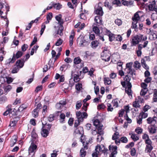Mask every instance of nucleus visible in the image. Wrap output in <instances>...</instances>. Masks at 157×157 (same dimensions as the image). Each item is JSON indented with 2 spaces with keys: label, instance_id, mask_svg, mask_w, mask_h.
Segmentation results:
<instances>
[{
  "label": "nucleus",
  "instance_id": "nucleus-29",
  "mask_svg": "<svg viewBox=\"0 0 157 157\" xmlns=\"http://www.w3.org/2000/svg\"><path fill=\"white\" fill-rule=\"evenodd\" d=\"M17 141V137L16 136H14L11 138L10 141V145L11 147H13L16 144Z\"/></svg>",
  "mask_w": 157,
  "mask_h": 157
},
{
  "label": "nucleus",
  "instance_id": "nucleus-35",
  "mask_svg": "<svg viewBox=\"0 0 157 157\" xmlns=\"http://www.w3.org/2000/svg\"><path fill=\"white\" fill-rule=\"evenodd\" d=\"M94 125L95 126L96 128H97L99 126H101V125L99 120L98 119L95 120L93 122Z\"/></svg>",
  "mask_w": 157,
  "mask_h": 157
},
{
  "label": "nucleus",
  "instance_id": "nucleus-24",
  "mask_svg": "<svg viewBox=\"0 0 157 157\" xmlns=\"http://www.w3.org/2000/svg\"><path fill=\"white\" fill-rule=\"evenodd\" d=\"M150 75V73L148 71V83L149 82H150L149 84V87H150L151 89H153L154 87V85L153 84L152 82L153 83H154V81H152V82H151L152 80V78L151 77H149V76Z\"/></svg>",
  "mask_w": 157,
  "mask_h": 157
},
{
  "label": "nucleus",
  "instance_id": "nucleus-10",
  "mask_svg": "<svg viewBox=\"0 0 157 157\" xmlns=\"http://www.w3.org/2000/svg\"><path fill=\"white\" fill-rule=\"evenodd\" d=\"M149 31H150L148 34L149 39L152 40L157 39V32L156 31H151L150 29Z\"/></svg>",
  "mask_w": 157,
  "mask_h": 157
},
{
  "label": "nucleus",
  "instance_id": "nucleus-4",
  "mask_svg": "<svg viewBox=\"0 0 157 157\" xmlns=\"http://www.w3.org/2000/svg\"><path fill=\"white\" fill-rule=\"evenodd\" d=\"M76 117L78 120L82 121L84 118H87L88 114L86 112H83L82 113L80 111H77L76 112Z\"/></svg>",
  "mask_w": 157,
  "mask_h": 157
},
{
  "label": "nucleus",
  "instance_id": "nucleus-59",
  "mask_svg": "<svg viewBox=\"0 0 157 157\" xmlns=\"http://www.w3.org/2000/svg\"><path fill=\"white\" fill-rule=\"evenodd\" d=\"M47 111V107L46 105H44L43 107L42 113L43 115L45 114Z\"/></svg>",
  "mask_w": 157,
  "mask_h": 157
},
{
  "label": "nucleus",
  "instance_id": "nucleus-63",
  "mask_svg": "<svg viewBox=\"0 0 157 157\" xmlns=\"http://www.w3.org/2000/svg\"><path fill=\"white\" fill-rule=\"evenodd\" d=\"M28 46L27 44H24L21 47L22 51L23 52L25 51L28 48Z\"/></svg>",
  "mask_w": 157,
  "mask_h": 157
},
{
  "label": "nucleus",
  "instance_id": "nucleus-50",
  "mask_svg": "<svg viewBox=\"0 0 157 157\" xmlns=\"http://www.w3.org/2000/svg\"><path fill=\"white\" fill-rule=\"evenodd\" d=\"M113 5H115L117 6H120L121 5V2L119 0H114L113 2Z\"/></svg>",
  "mask_w": 157,
  "mask_h": 157
},
{
  "label": "nucleus",
  "instance_id": "nucleus-19",
  "mask_svg": "<svg viewBox=\"0 0 157 157\" xmlns=\"http://www.w3.org/2000/svg\"><path fill=\"white\" fill-rule=\"evenodd\" d=\"M94 21L96 22L98 25L102 24V17L99 16H96L94 18Z\"/></svg>",
  "mask_w": 157,
  "mask_h": 157
},
{
  "label": "nucleus",
  "instance_id": "nucleus-16",
  "mask_svg": "<svg viewBox=\"0 0 157 157\" xmlns=\"http://www.w3.org/2000/svg\"><path fill=\"white\" fill-rule=\"evenodd\" d=\"M144 112H142L140 114V116H141V117L143 118H145L147 117V114L145 112L147 111V105H145L144 108Z\"/></svg>",
  "mask_w": 157,
  "mask_h": 157
},
{
  "label": "nucleus",
  "instance_id": "nucleus-14",
  "mask_svg": "<svg viewBox=\"0 0 157 157\" xmlns=\"http://www.w3.org/2000/svg\"><path fill=\"white\" fill-rule=\"evenodd\" d=\"M142 13L141 11H138L136 13L132 18V21L138 22L140 19V17L142 16Z\"/></svg>",
  "mask_w": 157,
  "mask_h": 157
},
{
  "label": "nucleus",
  "instance_id": "nucleus-46",
  "mask_svg": "<svg viewBox=\"0 0 157 157\" xmlns=\"http://www.w3.org/2000/svg\"><path fill=\"white\" fill-rule=\"evenodd\" d=\"M10 105H9L8 106V109L3 113L4 116H7L8 114H10V113L12 111V109L10 108Z\"/></svg>",
  "mask_w": 157,
  "mask_h": 157
},
{
  "label": "nucleus",
  "instance_id": "nucleus-41",
  "mask_svg": "<svg viewBox=\"0 0 157 157\" xmlns=\"http://www.w3.org/2000/svg\"><path fill=\"white\" fill-rule=\"evenodd\" d=\"M6 76L3 75L0 77V82L2 84H4L6 82Z\"/></svg>",
  "mask_w": 157,
  "mask_h": 157
},
{
  "label": "nucleus",
  "instance_id": "nucleus-11",
  "mask_svg": "<svg viewBox=\"0 0 157 157\" xmlns=\"http://www.w3.org/2000/svg\"><path fill=\"white\" fill-rule=\"evenodd\" d=\"M107 150L105 149V147L103 145H98L96 146L95 151H98L99 154L102 152L105 153Z\"/></svg>",
  "mask_w": 157,
  "mask_h": 157
},
{
  "label": "nucleus",
  "instance_id": "nucleus-34",
  "mask_svg": "<svg viewBox=\"0 0 157 157\" xmlns=\"http://www.w3.org/2000/svg\"><path fill=\"white\" fill-rule=\"evenodd\" d=\"M120 101L117 99H116L113 100L112 103L113 107H117L118 106L119 102Z\"/></svg>",
  "mask_w": 157,
  "mask_h": 157
},
{
  "label": "nucleus",
  "instance_id": "nucleus-40",
  "mask_svg": "<svg viewBox=\"0 0 157 157\" xmlns=\"http://www.w3.org/2000/svg\"><path fill=\"white\" fill-rule=\"evenodd\" d=\"M92 30L95 34L98 35H99L100 34V30L98 27L97 26H94L93 27Z\"/></svg>",
  "mask_w": 157,
  "mask_h": 157
},
{
  "label": "nucleus",
  "instance_id": "nucleus-48",
  "mask_svg": "<svg viewBox=\"0 0 157 157\" xmlns=\"http://www.w3.org/2000/svg\"><path fill=\"white\" fill-rule=\"evenodd\" d=\"M53 7L55 9L59 10L62 7V5L59 3H56L53 5Z\"/></svg>",
  "mask_w": 157,
  "mask_h": 157
},
{
  "label": "nucleus",
  "instance_id": "nucleus-23",
  "mask_svg": "<svg viewBox=\"0 0 157 157\" xmlns=\"http://www.w3.org/2000/svg\"><path fill=\"white\" fill-rule=\"evenodd\" d=\"M129 134L131 136V138L134 141H136L139 139V136L135 133L130 132Z\"/></svg>",
  "mask_w": 157,
  "mask_h": 157
},
{
  "label": "nucleus",
  "instance_id": "nucleus-54",
  "mask_svg": "<svg viewBox=\"0 0 157 157\" xmlns=\"http://www.w3.org/2000/svg\"><path fill=\"white\" fill-rule=\"evenodd\" d=\"M19 68L18 67L16 66L15 67H14L12 71V73H17L19 71Z\"/></svg>",
  "mask_w": 157,
  "mask_h": 157
},
{
  "label": "nucleus",
  "instance_id": "nucleus-6",
  "mask_svg": "<svg viewBox=\"0 0 157 157\" xmlns=\"http://www.w3.org/2000/svg\"><path fill=\"white\" fill-rule=\"evenodd\" d=\"M37 146L34 144H31L29 149V157H33L37 148Z\"/></svg>",
  "mask_w": 157,
  "mask_h": 157
},
{
  "label": "nucleus",
  "instance_id": "nucleus-37",
  "mask_svg": "<svg viewBox=\"0 0 157 157\" xmlns=\"http://www.w3.org/2000/svg\"><path fill=\"white\" fill-rule=\"evenodd\" d=\"M3 88L4 91L6 93H7L11 90L12 87L11 86L8 85L7 86H4Z\"/></svg>",
  "mask_w": 157,
  "mask_h": 157
},
{
  "label": "nucleus",
  "instance_id": "nucleus-42",
  "mask_svg": "<svg viewBox=\"0 0 157 157\" xmlns=\"http://www.w3.org/2000/svg\"><path fill=\"white\" fill-rule=\"evenodd\" d=\"M86 154V151L83 148H82L80 151V155L81 157H85Z\"/></svg>",
  "mask_w": 157,
  "mask_h": 157
},
{
  "label": "nucleus",
  "instance_id": "nucleus-26",
  "mask_svg": "<svg viewBox=\"0 0 157 157\" xmlns=\"http://www.w3.org/2000/svg\"><path fill=\"white\" fill-rule=\"evenodd\" d=\"M121 2L123 5L127 6L131 5L133 4V2L132 1H128L126 0H122Z\"/></svg>",
  "mask_w": 157,
  "mask_h": 157
},
{
  "label": "nucleus",
  "instance_id": "nucleus-53",
  "mask_svg": "<svg viewBox=\"0 0 157 157\" xmlns=\"http://www.w3.org/2000/svg\"><path fill=\"white\" fill-rule=\"evenodd\" d=\"M115 23L118 26H120L122 24V21L120 19H117L115 21Z\"/></svg>",
  "mask_w": 157,
  "mask_h": 157
},
{
  "label": "nucleus",
  "instance_id": "nucleus-17",
  "mask_svg": "<svg viewBox=\"0 0 157 157\" xmlns=\"http://www.w3.org/2000/svg\"><path fill=\"white\" fill-rule=\"evenodd\" d=\"M75 33L73 30L71 31L69 36V45L70 47L72 46L73 44V39L74 37Z\"/></svg>",
  "mask_w": 157,
  "mask_h": 157
},
{
  "label": "nucleus",
  "instance_id": "nucleus-8",
  "mask_svg": "<svg viewBox=\"0 0 157 157\" xmlns=\"http://www.w3.org/2000/svg\"><path fill=\"white\" fill-rule=\"evenodd\" d=\"M143 100L141 99L140 96H138L135 99V100L133 102L132 106L135 108H138L140 107V102H143Z\"/></svg>",
  "mask_w": 157,
  "mask_h": 157
},
{
  "label": "nucleus",
  "instance_id": "nucleus-30",
  "mask_svg": "<svg viewBox=\"0 0 157 157\" xmlns=\"http://www.w3.org/2000/svg\"><path fill=\"white\" fill-rule=\"evenodd\" d=\"M152 142L148 137V152H150L153 149L151 145Z\"/></svg>",
  "mask_w": 157,
  "mask_h": 157
},
{
  "label": "nucleus",
  "instance_id": "nucleus-12",
  "mask_svg": "<svg viewBox=\"0 0 157 157\" xmlns=\"http://www.w3.org/2000/svg\"><path fill=\"white\" fill-rule=\"evenodd\" d=\"M83 134V129L82 127H79L76 129L75 131L74 134L76 136H82Z\"/></svg>",
  "mask_w": 157,
  "mask_h": 157
},
{
  "label": "nucleus",
  "instance_id": "nucleus-60",
  "mask_svg": "<svg viewBox=\"0 0 157 157\" xmlns=\"http://www.w3.org/2000/svg\"><path fill=\"white\" fill-rule=\"evenodd\" d=\"M17 123V121L14 120H12L10 121L9 126H10V127H13L16 125V124Z\"/></svg>",
  "mask_w": 157,
  "mask_h": 157
},
{
  "label": "nucleus",
  "instance_id": "nucleus-51",
  "mask_svg": "<svg viewBox=\"0 0 157 157\" xmlns=\"http://www.w3.org/2000/svg\"><path fill=\"white\" fill-rule=\"evenodd\" d=\"M135 131L138 134H141L143 132V129L140 127H138L135 130Z\"/></svg>",
  "mask_w": 157,
  "mask_h": 157
},
{
  "label": "nucleus",
  "instance_id": "nucleus-25",
  "mask_svg": "<svg viewBox=\"0 0 157 157\" xmlns=\"http://www.w3.org/2000/svg\"><path fill=\"white\" fill-rule=\"evenodd\" d=\"M15 55L13 54V57L11 59L10 58L7 59L6 61V64H8L10 63H13L15 61Z\"/></svg>",
  "mask_w": 157,
  "mask_h": 157
},
{
  "label": "nucleus",
  "instance_id": "nucleus-13",
  "mask_svg": "<svg viewBox=\"0 0 157 157\" xmlns=\"http://www.w3.org/2000/svg\"><path fill=\"white\" fill-rule=\"evenodd\" d=\"M101 5V3H99L97 7H95V12L96 14L102 16L103 15V12Z\"/></svg>",
  "mask_w": 157,
  "mask_h": 157
},
{
  "label": "nucleus",
  "instance_id": "nucleus-36",
  "mask_svg": "<svg viewBox=\"0 0 157 157\" xmlns=\"http://www.w3.org/2000/svg\"><path fill=\"white\" fill-rule=\"evenodd\" d=\"M27 107L28 106L27 105L23 104L19 107L18 110L20 112H21L24 109H26Z\"/></svg>",
  "mask_w": 157,
  "mask_h": 157
},
{
  "label": "nucleus",
  "instance_id": "nucleus-5",
  "mask_svg": "<svg viewBox=\"0 0 157 157\" xmlns=\"http://www.w3.org/2000/svg\"><path fill=\"white\" fill-rule=\"evenodd\" d=\"M101 56L102 59L105 61H108L110 59V54L109 51L106 49L102 52Z\"/></svg>",
  "mask_w": 157,
  "mask_h": 157
},
{
  "label": "nucleus",
  "instance_id": "nucleus-33",
  "mask_svg": "<svg viewBox=\"0 0 157 157\" xmlns=\"http://www.w3.org/2000/svg\"><path fill=\"white\" fill-rule=\"evenodd\" d=\"M16 65V66L20 69L23 67L24 65V63L23 61L20 60L17 61Z\"/></svg>",
  "mask_w": 157,
  "mask_h": 157
},
{
  "label": "nucleus",
  "instance_id": "nucleus-49",
  "mask_svg": "<svg viewBox=\"0 0 157 157\" xmlns=\"http://www.w3.org/2000/svg\"><path fill=\"white\" fill-rule=\"evenodd\" d=\"M108 36L109 37V40L110 41H112L115 38V35L112 33L109 34Z\"/></svg>",
  "mask_w": 157,
  "mask_h": 157
},
{
  "label": "nucleus",
  "instance_id": "nucleus-7",
  "mask_svg": "<svg viewBox=\"0 0 157 157\" xmlns=\"http://www.w3.org/2000/svg\"><path fill=\"white\" fill-rule=\"evenodd\" d=\"M132 85L131 83H128L127 84V87L125 88V93L128 94L129 98H132V91L131 90Z\"/></svg>",
  "mask_w": 157,
  "mask_h": 157
},
{
  "label": "nucleus",
  "instance_id": "nucleus-27",
  "mask_svg": "<svg viewBox=\"0 0 157 157\" xmlns=\"http://www.w3.org/2000/svg\"><path fill=\"white\" fill-rule=\"evenodd\" d=\"M147 60V57L145 56L144 58L142 59L141 60V63L142 66L145 69L147 68V65L146 62Z\"/></svg>",
  "mask_w": 157,
  "mask_h": 157
},
{
  "label": "nucleus",
  "instance_id": "nucleus-45",
  "mask_svg": "<svg viewBox=\"0 0 157 157\" xmlns=\"http://www.w3.org/2000/svg\"><path fill=\"white\" fill-rule=\"evenodd\" d=\"M133 66L135 68H136V69H138L140 67V64L139 62L136 61L134 62Z\"/></svg>",
  "mask_w": 157,
  "mask_h": 157
},
{
  "label": "nucleus",
  "instance_id": "nucleus-9",
  "mask_svg": "<svg viewBox=\"0 0 157 157\" xmlns=\"http://www.w3.org/2000/svg\"><path fill=\"white\" fill-rule=\"evenodd\" d=\"M141 86L142 89L141 90L140 94L142 96H144L147 92V85L144 82H142Z\"/></svg>",
  "mask_w": 157,
  "mask_h": 157
},
{
  "label": "nucleus",
  "instance_id": "nucleus-2",
  "mask_svg": "<svg viewBox=\"0 0 157 157\" xmlns=\"http://www.w3.org/2000/svg\"><path fill=\"white\" fill-rule=\"evenodd\" d=\"M77 44L81 47L86 46L89 44L90 42L85 36L80 35L77 40Z\"/></svg>",
  "mask_w": 157,
  "mask_h": 157
},
{
  "label": "nucleus",
  "instance_id": "nucleus-57",
  "mask_svg": "<svg viewBox=\"0 0 157 157\" xmlns=\"http://www.w3.org/2000/svg\"><path fill=\"white\" fill-rule=\"evenodd\" d=\"M52 17V14L51 13H49L47 15V19L49 21L51 20Z\"/></svg>",
  "mask_w": 157,
  "mask_h": 157
},
{
  "label": "nucleus",
  "instance_id": "nucleus-31",
  "mask_svg": "<svg viewBox=\"0 0 157 157\" xmlns=\"http://www.w3.org/2000/svg\"><path fill=\"white\" fill-rule=\"evenodd\" d=\"M104 81L105 85H109L111 83V81L108 77H104Z\"/></svg>",
  "mask_w": 157,
  "mask_h": 157
},
{
  "label": "nucleus",
  "instance_id": "nucleus-47",
  "mask_svg": "<svg viewBox=\"0 0 157 157\" xmlns=\"http://www.w3.org/2000/svg\"><path fill=\"white\" fill-rule=\"evenodd\" d=\"M119 133L118 132H115L112 136V139L113 140H116L118 139L119 137Z\"/></svg>",
  "mask_w": 157,
  "mask_h": 157
},
{
  "label": "nucleus",
  "instance_id": "nucleus-20",
  "mask_svg": "<svg viewBox=\"0 0 157 157\" xmlns=\"http://www.w3.org/2000/svg\"><path fill=\"white\" fill-rule=\"evenodd\" d=\"M109 149L113 154H117V147L116 146H109Z\"/></svg>",
  "mask_w": 157,
  "mask_h": 157
},
{
  "label": "nucleus",
  "instance_id": "nucleus-62",
  "mask_svg": "<svg viewBox=\"0 0 157 157\" xmlns=\"http://www.w3.org/2000/svg\"><path fill=\"white\" fill-rule=\"evenodd\" d=\"M62 40L61 39H59L56 42L55 45L57 46H59L62 44Z\"/></svg>",
  "mask_w": 157,
  "mask_h": 157
},
{
  "label": "nucleus",
  "instance_id": "nucleus-28",
  "mask_svg": "<svg viewBox=\"0 0 157 157\" xmlns=\"http://www.w3.org/2000/svg\"><path fill=\"white\" fill-rule=\"evenodd\" d=\"M154 125H152L149 127V132L151 134H153L155 133L156 129Z\"/></svg>",
  "mask_w": 157,
  "mask_h": 157
},
{
  "label": "nucleus",
  "instance_id": "nucleus-22",
  "mask_svg": "<svg viewBox=\"0 0 157 157\" xmlns=\"http://www.w3.org/2000/svg\"><path fill=\"white\" fill-rule=\"evenodd\" d=\"M149 4L148 6V7L150 10L153 11L154 9V7L155 5V0L152 1L151 2H149Z\"/></svg>",
  "mask_w": 157,
  "mask_h": 157
},
{
  "label": "nucleus",
  "instance_id": "nucleus-21",
  "mask_svg": "<svg viewBox=\"0 0 157 157\" xmlns=\"http://www.w3.org/2000/svg\"><path fill=\"white\" fill-rule=\"evenodd\" d=\"M155 118H156V117H154L153 118L151 117L148 118V123L151 124L152 125H155L156 123Z\"/></svg>",
  "mask_w": 157,
  "mask_h": 157
},
{
  "label": "nucleus",
  "instance_id": "nucleus-61",
  "mask_svg": "<svg viewBox=\"0 0 157 157\" xmlns=\"http://www.w3.org/2000/svg\"><path fill=\"white\" fill-rule=\"evenodd\" d=\"M138 22L135 21H132V27L133 29H137V25L136 24H137Z\"/></svg>",
  "mask_w": 157,
  "mask_h": 157
},
{
  "label": "nucleus",
  "instance_id": "nucleus-39",
  "mask_svg": "<svg viewBox=\"0 0 157 157\" xmlns=\"http://www.w3.org/2000/svg\"><path fill=\"white\" fill-rule=\"evenodd\" d=\"M48 131L46 129H43L41 132L42 135L44 137H46L48 134Z\"/></svg>",
  "mask_w": 157,
  "mask_h": 157
},
{
  "label": "nucleus",
  "instance_id": "nucleus-32",
  "mask_svg": "<svg viewBox=\"0 0 157 157\" xmlns=\"http://www.w3.org/2000/svg\"><path fill=\"white\" fill-rule=\"evenodd\" d=\"M99 42L97 40L92 41L91 43V46L93 48H96L98 45Z\"/></svg>",
  "mask_w": 157,
  "mask_h": 157
},
{
  "label": "nucleus",
  "instance_id": "nucleus-52",
  "mask_svg": "<svg viewBox=\"0 0 157 157\" xmlns=\"http://www.w3.org/2000/svg\"><path fill=\"white\" fill-rule=\"evenodd\" d=\"M60 26V28L58 30L57 32V33L61 36L63 35V26Z\"/></svg>",
  "mask_w": 157,
  "mask_h": 157
},
{
  "label": "nucleus",
  "instance_id": "nucleus-15",
  "mask_svg": "<svg viewBox=\"0 0 157 157\" xmlns=\"http://www.w3.org/2000/svg\"><path fill=\"white\" fill-rule=\"evenodd\" d=\"M41 105L40 104H39L37 105L36 107L33 110L32 112L33 116L34 117H37L38 115V111L41 108Z\"/></svg>",
  "mask_w": 157,
  "mask_h": 157
},
{
  "label": "nucleus",
  "instance_id": "nucleus-58",
  "mask_svg": "<svg viewBox=\"0 0 157 157\" xmlns=\"http://www.w3.org/2000/svg\"><path fill=\"white\" fill-rule=\"evenodd\" d=\"M42 86L41 85L37 86L36 88L35 91L36 93H38L39 91L42 90Z\"/></svg>",
  "mask_w": 157,
  "mask_h": 157
},
{
  "label": "nucleus",
  "instance_id": "nucleus-1",
  "mask_svg": "<svg viewBox=\"0 0 157 157\" xmlns=\"http://www.w3.org/2000/svg\"><path fill=\"white\" fill-rule=\"evenodd\" d=\"M132 63H127L126 68L124 70L125 73L128 74L124 78V80L127 82V84L130 83L129 82L131 80V75L132 76V78H133V75H135V71L132 70Z\"/></svg>",
  "mask_w": 157,
  "mask_h": 157
},
{
  "label": "nucleus",
  "instance_id": "nucleus-43",
  "mask_svg": "<svg viewBox=\"0 0 157 157\" xmlns=\"http://www.w3.org/2000/svg\"><path fill=\"white\" fill-rule=\"evenodd\" d=\"M81 60L79 57L75 58L74 60V63L75 64H78L81 63Z\"/></svg>",
  "mask_w": 157,
  "mask_h": 157
},
{
  "label": "nucleus",
  "instance_id": "nucleus-18",
  "mask_svg": "<svg viewBox=\"0 0 157 157\" xmlns=\"http://www.w3.org/2000/svg\"><path fill=\"white\" fill-rule=\"evenodd\" d=\"M62 16L61 14H59L55 17V18L58 22V24L60 26H62L63 23V20L62 19Z\"/></svg>",
  "mask_w": 157,
  "mask_h": 157
},
{
  "label": "nucleus",
  "instance_id": "nucleus-56",
  "mask_svg": "<svg viewBox=\"0 0 157 157\" xmlns=\"http://www.w3.org/2000/svg\"><path fill=\"white\" fill-rule=\"evenodd\" d=\"M22 52L21 51H18L15 55L16 58L17 59L21 57L22 55Z\"/></svg>",
  "mask_w": 157,
  "mask_h": 157
},
{
  "label": "nucleus",
  "instance_id": "nucleus-55",
  "mask_svg": "<svg viewBox=\"0 0 157 157\" xmlns=\"http://www.w3.org/2000/svg\"><path fill=\"white\" fill-rule=\"evenodd\" d=\"M46 28V25L44 24L43 23L41 25V29L40 30V35H41L44 33V30Z\"/></svg>",
  "mask_w": 157,
  "mask_h": 157
},
{
  "label": "nucleus",
  "instance_id": "nucleus-44",
  "mask_svg": "<svg viewBox=\"0 0 157 157\" xmlns=\"http://www.w3.org/2000/svg\"><path fill=\"white\" fill-rule=\"evenodd\" d=\"M102 125L96 128L98 130V133L99 135H102L103 134V132L102 129Z\"/></svg>",
  "mask_w": 157,
  "mask_h": 157
},
{
  "label": "nucleus",
  "instance_id": "nucleus-38",
  "mask_svg": "<svg viewBox=\"0 0 157 157\" xmlns=\"http://www.w3.org/2000/svg\"><path fill=\"white\" fill-rule=\"evenodd\" d=\"M142 45L141 44H139L138 45V50L136 51V53L137 54V56H140L141 55L142 52L141 50L142 48Z\"/></svg>",
  "mask_w": 157,
  "mask_h": 157
},
{
  "label": "nucleus",
  "instance_id": "nucleus-64",
  "mask_svg": "<svg viewBox=\"0 0 157 157\" xmlns=\"http://www.w3.org/2000/svg\"><path fill=\"white\" fill-rule=\"evenodd\" d=\"M82 88V84L78 83L75 85V88L78 90H80Z\"/></svg>",
  "mask_w": 157,
  "mask_h": 157
},
{
  "label": "nucleus",
  "instance_id": "nucleus-3",
  "mask_svg": "<svg viewBox=\"0 0 157 157\" xmlns=\"http://www.w3.org/2000/svg\"><path fill=\"white\" fill-rule=\"evenodd\" d=\"M147 37H143V35H137L134 36L132 39V44L134 45L139 43L141 40L144 41L147 39Z\"/></svg>",
  "mask_w": 157,
  "mask_h": 157
}]
</instances>
